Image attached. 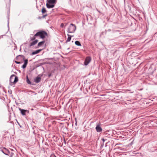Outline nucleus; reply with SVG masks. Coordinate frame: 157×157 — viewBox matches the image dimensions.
I'll return each instance as SVG.
<instances>
[{"mask_svg": "<svg viewBox=\"0 0 157 157\" xmlns=\"http://www.w3.org/2000/svg\"><path fill=\"white\" fill-rule=\"evenodd\" d=\"M56 3V0H47L46 6L48 8H53L54 7Z\"/></svg>", "mask_w": 157, "mask_h": 157, "instance_id": "2", "label": "nucleus"}, {"mask_svg": "<svg viewBox=\"0 0 157 157\" xmlns=\"http://www.w3.org/2000/svg\"><path fill=\"white\" fill-rule=\"evenodd\" d=\"M28 63V60L27 59H26L24 60V63L23 65L22 66V68L24 69L26 68V66Z\"/></svg>", "mask_w": 157, "mask_h": 157, "instance_id": "9", "label": "nucleus"}, {"mask_svg": "<svg viewBox=\"0 0 157 157\" xmlns=\"http://www.w3.org/2000/svg\"><path fill=\"white\" fill-rule=\"evenodd\" d=\"M47 16V14H46L44 15H43L42 16L43 18H44L45 17Z\"/></svg>", "mask_w": 157, "mask_h": 157, "instance_id": "21", "label": "nucleus"}, {"mask_svg": "<svg viewBox=\"0 0 157 157\" xmlns=\"http://www.w3.org/2000/svg\"><path fill=\"white\" fill-rule=\"evenodd\" d=\"M95 129H96L97 132H102V128H101V127L99 125H98L96 126Z\"/></svg>", "mask_w": 157, "mask_h": 157, "instance_id": "7", "label": "nucleus"}, {"mask_svg": "<svg viewBox=\"0 0 157 157\" xmlns=\"http://www.w3.org/2000/svg\"><path fill=\"white\" fill-rule=\"evenodd\" d=\"M36 36H35V34L34 35L33 37H30V41H33V40H35L36 39Z\"/></svg>", "mask_w": 157, "mask_h": 157, "instance_id": "16", "label": "nucleus"}, {"mask_svg": "<svg viewBox=\"0 0 157 157\" xmlns=\"http://www.w3.org/2000/svg\"><path fill=\"white\" fill-rule=\"evenodd\" d=\"M18 81V78L14 75H12L10 78V81L11 82L15 83Z\"/></svg>", "mask_w": 157, "mask_h": 157, "instance_id": "4", "label": "nucleus"}, {"mask_svg": "<svg viewBox=\"0 0 157 157\" xmlns=\"http://www.w3.org/2000/svg\"><path fill=\"white\" fill-rule=\"evenodd\" d=\"M19 110L20 111L21 114L23 116H25L26 115V113H29V111L27 110L22 109L20 108H18Z\"/></svg>", "mask_w": 157, "mask_h": 157, "instance_id": "5", "label": "nucleus"}, {"mask_svg": "<svg viewBox=\"0 0 157 157\" xmlns=\"http://www.w3.org/2000/svg\"><path fill=\"white\" fill-rule=\"evenodd\" d=\"M50 157H56L54 154H52L51 155Z\"/></svg>", "mask_w": 157, "mask_h": 157, "instance_id": "18", "label": "nucleus"}, {"mask_svg": "<svg viewBox=\"0 0 157 157\" xmlns=\"http://www.w3.org/2000/svg\"><path fill=\"white\" fill-rule=\"evenodd\" d=\"M48 35L47 33L44 31H41L37 32L35 34V36H39L40 38L44 39Z\"/></svg>", "mask_w": 157, "mask_h": 157, "instance_id": "1", "label": "nucleus"}, {"mask_svg": "<svg viewBox=\"0 0 157 157\" xmlns=\"http://www.w3.org/2000/svg\"><path fill=\"white\" fill-rule=\"evenodd\" d=\"M67 36L68 37L66 41V42H68L70 41L71 40V37L73 36H71L69 35L68 34H67Z\"/></svg>", "mask_w": 157, "mask_h": 157, "instance_id": "11", "label": "nucleus"}, {"mask_svg": "<svg viewBox=\"0 0 157 157\" xmlns=\"http://www.w3.org/2000/svg\"><path fill=\"white\" fill-rule=\"evenodd\" d=\"M42 13H45L46 12V9L44 8V7H43L42 9Z\"/></svg>", "mask_w": 157, "mask_h": 157, "instance_id": "17", "label": "nucleus"}, {"mask_svg": "<svg viewBox=\"0 0 157 157\" xmlns=\"http://www.w3.org/2000/svg\"><path fill=\"white\" fill-rule=\"evenodd\" d=\"M76 29L75 25L71 23L67 29V32L69 33H74Z\"/></svg>", "mask_w": 157, "mask_h": 157, "instance_id": "3", "label": "nucleus"}, {"mask_svg": "<svg viewBox=\"0 0 157 157\" xmlns=\"http://www.w3.org/2000/svg\"><path fill=\"white\" fill-rule=\"evenodd\" d=\"M41 80V78L40 77H37L35 80V82L36 83H39Z\"/></svg>", "mask_w": 157, "mask_h": 157, "instance_id": "10", "label": "nucleus"}, {"mask_svg": "<svg viewBox=\"0 0 157 157\" xmlns=\"http://www.w3.org/2000/svg\"><path fill=\"white\" fill-rule=\"evenodd\" d=\"M23 56V59H25V57H24V56Z\"/></svg>", "mask_w": 157, "mask_h": 157, "instance_id": "23", "label": "nucleus"}, {"mask_svg": "<svg viewBox=\"0 0 157 157\" xmlns=\"http://www.w3.org/2000/svg\"><path fill=\"white\" fill-rule=\"evenodd\" d=\"M91 60V58L90 57H86L84 62V65L86 66L90 62Z\"/></svg>", "mask_w": 157, "mask_h": 157, "instance_id": "6", "label": "nucleus"}, {"mask_svg": "<svg viewBox=\"0 0 157 157\" xmlns=\"http://www.w3.org/2000/svg\"><path fill=\"white\" fill-rule=\"evenodd\" d=\"M51 76V74H49V75H48V76L49 77H50Z\"/></svg>", "mask_w": 157, "mask_h": 157, "instance_id": "24", "label": "nucleus"}, {"mask_svg": "<svg viewBox=\"0 0 157 157\" xmlns=\"http://www.w3.org/2000/svg\"><path fill=\"white\" fill-rule=\"evenodd\" d=\"M102 141H103V142H104L105 140V139H104V138H103L102 139Z\"/></svg>", "mask_w": 157, "mask_h": 157, "instance_id": "22", "label": "nucleus"}, {"mask_svg": "<svg viewBox=\"0 0 157 157\" xmlns=\"http://www.w3.org/2000/svg\"><path fill=\"white\" fill-rule=\"evenodd\" d=\"M26 82L29 84L30 85L31 84V82L29 80L28 76H26Z\"/></svg>", "mask_w": 157, "mask_h": 157, "instance_id": "14", "label": "nucleus"}, {"mask_svg": "<svg viewBox=\"0 0 157 157\" xmlns=\"http://www.w3.org/2000/svg\"><path fill=\"white\" fill-rule=\"evenodd\" d=\"M64 24L63 23H62L60 25V27H64Z\"/></svg>", "mask_w": 157, "mask_h": 157, "instance_id": "19", "label": "nucleus"}, {"mask_svg": "<svg viewBox=\"0 0 157 157\" xmlns=\"http://www.w3.org/2000/svg\"><path fill=\"white\" fill-rule=\"evenodd\" d=\"M65 24H66L65 26H66L67 25V23H65Z\"/></svg>", "mask_w": 157, "mask_h": 157, "instance_id": "25", "label": "nucleus"}, {"mask_svg": "<svg viewBox=\"0 0 157 157\" xmlns=\"http://www.w3.org/2000/svg\"><path fill=\"white\" fill-rule=\"evenodd\" d=\"M38 42L37 40H35L34 41H32L30 44L29 46L31 47L33 46L37 43Z\"/></svg>", "mask_w": 157, "mask_h": 157, "instance_id": "8", "label": "nucleus"}, {"mask_svg": "<svg viewBox=\"0 0 157 157\" xmlns=\"http://www.w3.org/2000/svg\"><path fill=\"white\" fill-rule=\"evenodd\" d=\"M15 62L17 64H20L21 63V62H18L17 61H15Z\"/></svg>", "mask_w": 157, "mask_h": 157, "instance_id": "20", "label": "nucleus"}, {"mask_svg": "<svg viewBox=\"0 0 157 157\" xmlns=\"http://www.w3.org/2000/svg\"><path fill=\"white\" fill-rule=\"evenodd\" d=\"M75 44L78 46H81V45L80 42L78 41H76L75 42Z\"/></svg>", "mask_w": 157, "mask_h": 157, "instance_id": "15", "label": "nucleus"}, {"mask_svg": "<svg viewBox=\"0 0 157 157\" xmlns=\"http://www.w3.org/2000/svg\"><path fill=\"white\" fill-rule=\"evenodd\" d=\"M41 51V50L40 49V50H36V51H34V52H32V54L33 55H35V54H38V53L40 51Z\"/></svg>", "mask_w": 157, "mask_h": 157, "instance_id": "13", "label": "nucleus"}, {"mask_svg": "<svg viewBox=\"0 0 157 157\" xmlns=\"http://www.w3.org/2000/svg\"><path fill=\"white\" fill-rule=\"evenodd\" d=\"M45 42V41H42L39 42L37 45L38 46V47H39L40 46H41L42 45H43V44H44Z\"/></svg>", "mask_w": 157, "mask_h": 157, "instance_id": "12", "label": "nucleus"}]
</instances>
